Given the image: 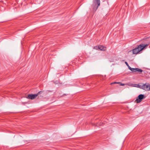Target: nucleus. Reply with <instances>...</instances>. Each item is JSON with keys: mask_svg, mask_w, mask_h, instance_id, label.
Masks as SVG:
<instances>
[{"mask_svg": "<svg viewBox=\"0 0 150 150\" xmlns=\"http://www.w3.org/2000/svg\"><path fill=\"white\" fill-rule=\"evenodd\" d=\"M129 85V86H133V87H139V85L137 84H131L130 85Z\"/></svg>", "mask_w": 150, "mask_h": 150, "instance_id": "obj_8", "label": "nucleus"}, {"mask_svg": "<svg viewBox=\"0 0 150 150\" xmlns=\"http://www.w3.org/2000/svg\"><path fill=\"white\" fill-rule=\"evenodd\" d=\"M41 92H42V91H40L37 94H29L28 95V96L27 97V98L32 100L33 99L36 98L38 95Z\"/></svg>", "mask_w": 150, "mask_h": 150, "instance_id": "obj_5", "label": "nucleus"}, {"mask_svg": "<svg viewBox=\"0 0 150 150\" xmlns=\"http://www.w3.org/2000/svg\"><path fill=\"white\" fill-rule=\"evenodd\" d=\"M98 48L101 50L105 51L106 50V47L103 46L102 45H100L98 46Z\"/></svg>", "mask_w": 150, "mask_h": 150, "instance_id": "obj_7", "label": "nucleus"}, {"mask_svg": "<svg viewBox=\"0 0 150 150\" xmlns=\"http://www.w3.org/2000/svg\"><path fill=\"white\" fill-rule=\"evenodd\" d=\"M120 82H113V83H110V84L112 85V84H120Z\"/></svg>", "mask_w": 150, "mask_h": 150, "instance_id": "obj_9", "label": "nucleus"}, {"mask_svg": "<svg viewBox=\"0 0 150 150\" xmlns=\"http://www.w3.org/2000/svg\"><path fill=\"white\" fill-rule=\"evenodd\" d=\"M99 125H102V124H101L100 123V124H99Z\"/></svg>", "mask_w": 150, "mask_h": 150, "instance_id": "obj_11", "label": "nucleus"}, {"mask_svg": "<svg viewBox=\"0 0 150 150\" xmlns=\"http://www.w3.org/2000/svg\"><path fill=\"white\" fill-rule=\"evenodd\" d=\"M100 0H94L93 5V6H96L97 5L98 8L100 5Z\"/></svg>", "mask_w": 150, "mask_h": 150, "instance_id": "obj_6", "label": "nucleus"}, {"mask_svg": "<svg viewBox=\"0 0 150 150\" xmlns=\"http://www.w3.org/2000/svg\"><path fill=\"white\" fill-rule=\"evenodd\" d=\"M145 98L144 95L143 94H140L137 98L135 102L137 103H139L141 102L142 100Z\"/></svg>", "mask_w": 150, "mask_h": 150, "instance_id": "obj_4", "label": "nucleus"}, {"mask_svg": "<svg viewBox=\"0 0 150 150\" xmlns=\"http://www.w3.org/2000/svg\"><path fill=\"white\" fill-rule=\"evenodd\" d=\"M149 45L148 44H141L139 45L137 47L132 50V53L134 54H137L140 51L143 50L146 47Z\"/></svg>", "mask_w": 150, "mask_h": 150, "instance_id": "obj_1", "label": "nucleus"}, {"mask_svg": "<svg viewBox=\"0 0 150 150\" xmlns=\"http://www.w3.org/2000/svg\"><path fill=\"white\" fill-rule=\"evenodd\" d=\"M149 91H150V87H149Z\"/></svg>", "mask_w": 150, "mask_h": 150, "instance_id": "obj_12", "label": "nucleus"}, {"mask_svg": "<svg viewBox=\"0 0 150 150\" xmlns=\"http://www.w3.org/2000/svg\"><path fill=\"white\" fill-rule=\"evenodd\" d=\"M150 85L147 83H146L143 85H140L139 86V88L146 91H149V87Z\"/></svg>", "mask_w": 150, "mask_h": 150, "instance_id": "obj_3", "label": "nucleus"}, {"mask_svg": "<svg viewBox=\"0 0 150 150\" xmlns=\"http://www.w3.org/2000/svg\"><path fill=\"white\" fill-rule=\"evenodd\" d=\"M125 64H126L127 66L128 67L129 69H130L131 71H132V72H138L139 74H144L142 73V72L143 71V70L142 69L138 68H134L131 67L127 62H125Z\"/></svg>", "mask_w": 150, "mask_h": 150, "instance_id": "obj_2", "label": "nucleus"}, {"mask_svg": "<svg viewBox=\"0 0 150 150\" xmlns=\"http://www.w3.org/2000/svg\"><path fill=\"white\" fill-rule=\"evenodd\" d=\"M119 84H120V86H125V84H124V83H120Z\"/></svg>", "mask_w": 150, "mask_h": 150, "instance_id": "obj_10", "label": "nucleus"}]
</instances>
